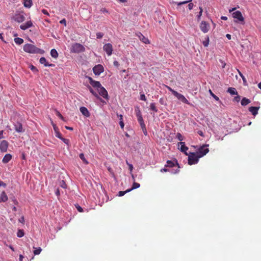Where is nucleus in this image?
<instances>
[{
    "label": "nucleus",
    "mask_w": 261,
    "mask_h": 261,
    "mask_svg": "<svg viewBox=\"0 0 261 261\" xmlns=\"http://www.w3.org/2000/svg\"><path fill=\"white\" fill-rule=\"evenodd\" d=\"M23 50L30 54H43L44 51L43 50L39 48L32 44L27 43L23 46Z\"/></svg>",
    "instance_id": "1"
},
{
    "label": "nucleus",
    "mask_w": 261,
    "mask_h": 261,
    "mask_svg": "<svg viewBox=\"0 0 261 261\" xmlns=\"http://www.w3.org/2000/svg\"><path fill=\"white\" fill-rule=\"evenodd\" d=\"M199 158L196 153L191 152L188 154V164L190 165L195 164L198 163Z\"/></svg>",
    "instance_id": "2"
},
{
    "label": "nucleus",
    "mask_w": 261,
    "mask_h": 261,
    "mask_svg": "<svg viewBox=\"0 0 261 261\" xmlns=\"http://www.w3.org/2000/svg\"><path fill=\"white\" fill-rule=\"evenodd\" d=\"M85 51L84 46L80 43H75L72 45L71 51L74 53H80Z\"/></svg>",
    "instance_id": "3"
},
{
    "label": "nucleus",
    "mask_w": 261,
    "mask_h": 261,
    "mask_svg": "<svg viewBox=\"0 0 261 261\" xmlns=\"http://www.w3.org/2000/svg\"><path fill=\"white\" fill-rule=\"evenodd\" d=\"M208 145H204L201 146L197 151L196 153L200 158L204 155H205L206 153H207L209 151L208 148H207Z\"/></svg>",
    "instance_id": "4"
},
{
    "label": "nucleus",
    "mask_w": 261,
    "mask_h": 261,
    "mask_svg": "<svg viewBox=\"0 0 261 261\" xmlns=\"http://www.w3.org/2000/svg\"><path fill=\"white\" fill-rule=\"evenodd\" d=\"M199 27L203 33H206L210 30V25L208 22L205 21H202L200 24Z\"/></svg>",
    "instance_id": "5"
},
{
    "label": "nucleus",
    "mask_w": 261,
    "mask_h": 261,
    "mask_svg": "<svg viewBox=\"0 0 261 261\" xmlns=\"http://www.w3.org/2000/svg\"><path fill=\"white\" fill-rule=\"evenodd\" d=\"M93 71L96 75H99L104 71V68L102 65L98 64L93 68Z\"/></svg>",
    "instance_id": "6"
},
{
    "label": "nucleus",
    "mask_w": 261,
    "mask_h": 261,
    "mask_svg": "<svg viewBox=\"0 0 261 261\" xmlns=\"http://www.w3.org/2000/svg\"><path fill=\"white\" fill-rule=\"evenodd\" d=\"M97 92H98L99 94L102 96L103 98L108 99H109V96L108 94L107 91L106 90V89L103 87L102 86L98 88L97 90Z\"/></svg>",
    "instance_id": "7"
},
{
    "label": "nucleus",
    "mask_w": 261,
    "mask_h": 261,
    "mask_svg": "<svg viewBox=\"0 0 261 261\" xmlns=\"http://www.w3.org/2000/svg\"><path fill=\"white\" fill-rule=\"evenodd\" d=\"M88 80H89V83L90 84V85L93 87L96 88V90H97L98 88H99L101 86V85L99 82L94 81L91 77H88Z\"/></svg>",
    "instance_id": "8"
},
{
    "label": "nucleus",
    "mask_w": 261,
    "mask_h": 261,
    "mask_svg": "<svg viewBox=\"0 0 261 261\" xmlns=\"http://www.w3.org/2000/svg\"><path fill=\"white\" fill-rule=\"evenodd\" d=\"M103 50L106 52L107 54L109 56H111L113 51V46L110 43H107L103 46Z\"/></svg>",
    "instance_id": "9"
},
{
    "label": "nucleus",
    "mask_w": 261,
    "mask_h": 261,
    "mask_svg": "<svg viewBox=\"0 0 261 261\" xmlns=\"http://www.w3.org/2000/svg\"><path fill=\"white\" fill-rule=\"evenodd\" d=\"M178 100L182 101L183 103L190 105V103L189 102V101L187 99V98L181 94H180L178 93L177 92L176 93H175L174 95Z\"/></svg>",
    "instance_id": "10"
},
{
    "label": "nucleus",
    "mask_w": 261,
    "mask_h": 261,
    "mask_svg": "<svg viewBox=\"0 0 261 261\" xmlns=\"http://www.w3.org/2000/svg\"><path fill=\"white\" fill-rule=\"evenodd\" d=\"M137 119H138V121L139 123H140V126H141V128L142 129V130H143V132H144V134L145 135H146L147 131H146V129L145 124V123L144 122V120H143L142 116H139V117H137Z\"/></svg>",
    "instance_id": "11"
},
{
    "label": "nucleus",
    "mask_w": 261,
    "mask_h": 261,
    "mask_svg": "<svg viewBox=\"0 0 261 261\" xmlns=\"http://www.w3.org/2000/svg\"><path fill=\"white\" fill-rule=\"evenodd\" d=\"M8 142L6 140H3L0 143V150L3 152H5L7 151L8 147Z\"/></svg>",
    "instance_id": "12"
},
{
    "label": "nucleus",
    "mask_w": 261,
    "mask_h": 261,
    "mask_svg": "<svg viewBox=\"0 0 261 261\" xmlns=\"http://www.w3.org/2000/svg\"><path fill=\"white\" fill-rule=\"evenodd\" d=\"M233 17L234 18L237 19L240 21H244V17L242 16L241 12L239 11L234 12L232 14Z\"/></svg>",
    "instance_id": "13"
},
{
    "label": "nucleus",
    "mask_w": 261,
    "mask_h": 261,
    "mask_svg": "<svg viewBox=\"0 0 261 261\" xmlns=\"http://www.w3.org/2000/svg\"><path fill=\"white\" fill-rule=\"evenodd\" d=\"M14 129L18 133H22L24 132L22 125L21 123L17 122L14 124Z\"/></svg>",
    "instance_id": "14"
},
{
    "label": "nucleus",
    "mask_w": 261,
    "mask_h": 261,
    "mask_svg": "<svg viewBox=\"0 0 261 261\" xmlns=\"http://www.w3.org/2000/svg\"><path fill=\"white\" fill-rule=\"evenodd\" d=\"M14 19L15 21L19 23H20L23 22L25 20V17L22 14H17L14 16Z\"/></svg>",
    "instance_id": "15"
},
{
    "label": "nucleus",
    "mask_w": 261,
    "mask_h": 261,
    "mask_svg": "<svg viewBox=\"0 0 261 261\" xmlns=\"http://www.w3.org/2000/svg\"><path fill=\"white\" fill-rule=\"evenodd\" d=\"M175 165H177L178 166L177 169H179V166L177 163V160H175L174 161L168 160L167 162V164L165 165V167H173L175 166Z\"/></svg>",
    "instance_id": "16"
},
{
    "label": "nucleus",
    "mask_w": 261,
    "mask_h": 261,
    "mask_svg": "<svg viewBox=\"0 0 261 261\" xmlns=\"http://www.w3.org/2000/svg\"><path fill=\"white\" fill-rule=\"evenodd\" d=\"M33 23L31 21H28L27 22L20 25V28L22 30H25L28 28L31 27Z\"/></svg>",
    "instance_id": "17"
},
{
    "label": "nucleus",
    "mask_w": 261,
    "mask_h": 261,
    "mask_svg": "<svg viewBox=\"0 0 261 261\" xmlns=\"http://www.w3.org/2000/svg\"><path fill=\"white\" fill-rule=\"evenodd\" d=\"M39 62L41 64H43L45 67H54L55 66L54 64H49L47 62L46 59L44 57H41L39 60Z\"/></svg>",
    "instance_id": "18"
},
{
    "label": "nucleus",
    "mask_w": 261,
    "mask_h": 261,
    "mask_svg": "<svg viewBox=\"0 0 261 261\" xmlns=\"http://www.w3.org/2000/svg\"><path fill=\"white\" fill-rule=\"evenodd\" d=\"M259 107H250L249 108L248 110L253 116H255L258 114V111Z\"/></svg>",
    "instance_id": "19"
},
{
    "label": "nucleus",
    "mask_w": 261,
    "mask_h": 261,
    "mask_svg": "<svg viewBox=\"0 0 261 261\" xmlns=\"http://www.w3.org/2000/svg\"><path fill=\"white\" fill-rule=\"evenodd\" d=\"M180 145V151L182 152H184L186 155H188V153L187 152V151L188 150V147L185 146V142H180L178 143V145Z\"/></svg>",
    "instance_id": "20"
},
{
    "label": "nucleus",
    "mask_w": 261,
    "mask_h": 261,
    "mask_svg": "<svg viewBox=\"0 0 261 261\" xmlns=\"http://www.w3.org/2000/svg\"><path fill=\"white\" fill-rule=\"evenodd\" d=\"M137 36L141 41H142L143 43L145 44L149 43V40L144 36L141 33H138L137 34Z\"/></svg>",
    "instance_id": "21"
},
{
    "label": "nucleus",
    "mask_w": 261,
    "mask_h": 261,
    "mask_svg": "<svg viewBox=\"0 0 261 261\" xmlns=\"http://www.w3.org/2000/svg\"><path fill=\"white\" fill-rule=\"evenodd\" d=\"M80 112L82 113V114L87 117H88L90 116V113L88 110V109L85 107H82L80 109Z\"/></svg>",
    "instance_id": "22"
},
{
    "label": "nucleus",
    "mask_w": 261,
    "mask_h": 261,
    "mask_svg": "<svg viewBox=\"0 0 261 261\" xmlns=\"http://www.w3.org/2000/svg\"><path fill=\"white\" fill-rule=\"evenodd\" d=\"M12 156L11 154L9 153L6 154L3 158L2 162L4 164L8 163L12 159Z\"/></svg>",
    "instance_id": "23"
},
{
    "label": "nucleus",
    "mask_w": 261,
    "mask_h": 261,
    "mask_svg": "<svg viewBox=\"0 0 261 261\" xmlns=\"http://www.w3.org/2000/svg\"><path fill=\"white\" fill-rule=\"evenodd\" d=\"M8 200V197L6 195V193L3 191L1 193L0 195V202H5Z\"/></svg>",
    "instance_id": "24"
},
{
    "label": "nucleus",
    "mask_w": 261,
    "mask_h": 261,
    "mask_svg": "<svg viewBox=\"0 0 261 261\" xmlns=\"http://www.w3.org/2000/svg\"><path fill=\"white\" fill-rule=\"evenodd\" d=\"M227 92L231 95H238V92L236 89L233 87H229L227 89Z\"/></svg>",
    "instance_id": "25"
},
{
    "label": "nucleus",
    "mask_w": 261,
    "mask_h": 261,
    "mask_svg": "<svg viewBox=\"0 0 261 261\" xmlns=\"http://www.w3.org/2000/svg\"><path fill=\"white\" fill-rule=\"evenodd\" d=\"M23 5L26 8H30L32 5V0H23Z\"/></svg>",
    "instance_id": "26"
},
{
    "label": "nucleus",
    "mask_w": 261,
    "mask_h": 261,
    "mask_svg": "<svg viewBox=\"0 0 261 261\" xmlns=\"http://www.w3.org/2000/svg\"><path fill=\"white\" fill-rule=\"evenodd\" d=\"M250 102L251 101L249 99H248L246 97H244L242 98L241 103L242 106H245L247 105L248 104L250 103Z\"/></svg>",
    "instance_id": "27"
},
{
    "label": "nucleus",
    "mask_w": 261,
    "mask_h": 261,
    "mask_svg": "<svg viewBox=\"0 0 261 261\" xmlns=\"http://www.w3.org/2000/svg\"><path fill=\"white\" fill-rule=\"evenodd\" d=\"M50 55L54 58H57L58 57V53L55 49H52L50 51Z\"/></svg>",
    "instance_id": "28"
},
{
    "label": "nucleus",
    "mask_w": 261,
    "mask_h": 261,
    "mask_svg": "<svg viewBox=\"0 0 261 261\" xmlns=\"http://www.w3.org/2000/svg\"><path fill=\"white\" fill-rule=\"evenodd\" d=\"M33 248L34 249L33 253L35 255H39L42 251V249L40 247L35 248V247H33Z\"/></svg>",
    "instance_id": "29"
},
{
    "label": "nucleus",
    "mask_w": 261,
    "mask_h": 261,
    "mask_svg": "<svg viewBox=\"0 0 261 261\" xmlns=\"http://www.w3.org/2000/svg\"><path fill=\"white\" fill-rule=\"evenodd\" d=\"M14 42L16 43V44L20 45L23 42V40L19 37L15 38H14Z\"/></svg>",
    "instance_id": "30"
},
{
    "label": "nucleus",
    "mask_w": 261,
    "mask_h": 261,
    "mask_svg": "<svg viewBox=\"0 0 261 261\" xmlns=\"http://www.w3.org/2000/svg\"><path fill=\"white\" fill-rule=\"evenodd\" d=\"M79 156H80V159L82 160V161L84 162V164H85L86 165L88 164L89 163H88V161L85 158V155H84V153H80L79 155Z\"/></svg>",
    "instance_id": "31"
},
{
    "label": "nucleus",
    "mask_w": 261,
    "mask_h": 261,
    "mask_svg": "<svg viewBox=\"0 0 261 261\" xmlns=\"http://www.w3.org/2000/svg\"><path fill=\"white\" fill-rule=\"evenodd\" d=\"M179 169H176L175 171H170L169 169L165 168H163V169H162L161 170V172H171L173 173H177L179 172Z\"/></svg>",
    "instance_id": "32"
},
{
    "label": "nucleus",
    "mask_w": 261,
    "mask_h": 261,
    "mask_svg": "<svg viewBox=\"0 0 261 261\" xmlns=\"http://www.w3.org/2000/svg\"><path fill=\"white\" fill-rule=\"evenodd\" d=\"M136 115L137 117H139L142 116L141 112L140 110V109L138 107H136L135 109Z\"/></svg>",
    "instance_id": "33"
},
{
    "label": "nucleus",
    "mask_w": 261,
    "mask_h": 261,
    "mask_svg": "<svg viewBox=\"0 0 261 261\" xmlns=\"http://www.w3.org/2000/svg\"><path fill=\"white\" fill-rule=\"evenodd\" d=\"M202 12H203L202 8L201 7H199V12L198 14L197 15V18L198 21H199L200 20L201 16L202 14Z\"/></svg>",
    "instance_id": "34"
},
{
    "label": "nucleus",
    "mask_w": 261,
    "mask_h": 261,
    "mask_svg": "<svg viewBox=\"0 0 261 261\" xmlns=\"http://www.w3.org/2000/svg\"><path fill=\"white\" fill-rule=\"evenodd\" d=\"M150 110H151L152 111H154L155 112H158V109L156 108V106H155V105L154 103H150Z\"/></svg>",
    "instance_id": "35"
},
{
    "label": "nucleus",
    "mask_w": 261,
    "mask_h": 261,
    "mask_svg": "<svg viewBox=\"0 0 261 261\" xmlns=\"http://www.w3.org/2000/svg\"><path fill=\"white\" fill-rule=\"evenodd\" d=\"M24 234V231L22 229H19L17 233V236L19 238L22 237Z\"/></svg>",
    "instance_id": "36"
},
{
    "label": "nucleus",
    "mask_w": 261,
    "mask_h": 261,
    "mask_svg": "<svg viewBox=\"0 0 261 261\" xmlns=\"http://www.w3.org/2000/svg\"><path fill=\"white\" fill-rule=\"evenodd\" d=\"M238 71L239 72V75H240V76L242 77V79L243 80L244 85H247V81H246L245 77H244V76L243 75V74L239 70H238Z\"/></svg>",
    "instance_id": "37"
},
{
    "label": "nucleus",
    "mask_w": 261,
    "mask_h": 261,
    "mask_svg": "<svg viewBox=\"0 0 261 261\" xmlns=\"http://www.w3.org/2000/svg\"><path fill=\"white\" fill-rule=\"evenodd\" d=\"M209 92L211 94V95L217 101H219L220 100V99L219 98L216 96L215 94H214L213 92L211 90H209Z\"/></svg>",
    "instance_id": "38"
},
{
    "label": "nucleus",
    "mask_w": 261,
    "mask_h": 261,
    "mask_svg": "<svg viewBox=\"0 0 261 261\" xmlns=\"http://www.w3.org/2000/svg\"><path fill=\"white\" fill-rule=\"evenodd\" d=\"M132 190V189H128L125 191H119L118 193V196H122L126 193L130 192Z\"/></svg>",
    "instance_id": "39"
},
{
    "label": "nucleus",
    "mask_w": 261,
    "mask_h": 261,
    "mask_svg": "<svg viewBox=\"0 0 261 261\" xmlns=\"http://www.w3.org/2000/svg\"><path fill=\"white\" fill-rule=\"evenodd\" d=\"M140 186V185L139 183L134 182L133 183L132 187V188L130 189H132V190H133V189H136L137 188H139Z\"/></svg>",
    "instance_id": "40"
},
{
    "label": "nucleus",
    "mask_w": 261,
    "mask_h": 261,
    "mask_svg": "<svg viewBox=\"0 0 261 261\" xmlns=\"http://www.w3.org/2000/svg\"><path fill=\"white\" fill-rule=\"evenodd\" d=\"M202 43H203V45L205 47H207L208 45V44H209V37H207L205 38V40L203 41Z\"/></svg>",
    "instance_id": "41"
},
{
    "label": "nucleus",
    "mask_w": 261,
    "mask_h": 261,
    "mask_svg": "<svg viewBox=\"0 0 261 261\" xmlns=\"http://www.w3.org/2000/svg\"><path fill=\"white\" fill-rule=\"evenodd\" d=\"M176 138L180 142H181V141L183 140V139H184L182 135L180 133H177V134H176Z\"/></svg>",
    "instance_id": "42"
},
{
    "label": "nucleus",
    "mask_w": 261,
    "mask_h": 261,
    "mask_svg": "<svg viewBox=\"0 0 261 261\" xmlns=\"http://www.w3.org/2000/svg\"><path fill=\"white\" fill-rule=\"evenodd\" d=\"M191 1H192V0H189V1H184V2H179V3L176 2L175 4H177V6H180L181 5L186 4H187L188 3H190Z\"/></svg>",
    "instance_id": "43"
},
{
    "label": "nucleus",
    "mask_w": 261,
    "mask_h": 261,
    "mask_svg": "<svg viewBox=\"0 0 261 261\" xmlns=\"http://www.w3.org/2000/svg\"><path fill=\"white\" fill-rule=\"evenodd\" d=\"M89 89L90 92L93 95H94L96 97H98V96L97 94L94 91V90L92 89V88L90 86L89 87Z\"/></svg>",
    "instance_id": "44"
},
{
    "label": "nucleus",
    "mask_w": 261,
    "mask_h": 261,
    "mask_svg": "<svg viewBox=\"0 0 261 261\" xmlns=\"http://www.w3.org/2000/svg\"><path fill=\"white\" fill-rule=\"evenodd\" d=\"M61 140H62L63 141V142L64 143H65L66 144H67L68 146H69L70 145V141H69V140H68L67 139L64 138H62L61 139Z\"/></svg>",
    "instance_id": "45"
},
{
    "label": "nucleus",
    "mask_w": 261,
    "mask_h": 261,
    "mask_svg": "<svg viewBox=\"0 0 261 261\" xmlns=\"http://www.w3.org/2000/svg\"><path fill=\"white\" fill-rule=\"evenodd\" d=\"M56 114L57 116H58L62 120H64V117L62 115V114L57 110L56 111Z\"/></svg>",
    "instance_id": "46"
},
{
    "label": "nucleus",
    "mask_w": 261,
    "mask_h": 261,
    "mask_svg": "<svg viewBox=\"0 0 261 261\" xmlns=\"http://www.w3.org/2000/svg\"><path fill=\"white\" fill-rule=\"evenodd\" d=\"M60 186L64 189H66L67 187L66 184L64 180L60 181Z\"/></svg>",
    "instance_id": "47"
},
{
    "label": "nucleus",
    "mask_w": 261,
    "mask_h": 261,
    "mask_svg": "<svg viewBox=\"0 0 261 261\" xmlns=\"http://www.w3.org/2000/svg\"><path fill=\"white\" fill-rule=\"evenodd\" d=\"M166 88L170 91H171L172 94L175 95V93H176L177 91L174 90L173 89H172L171 87L168 86H166Z\"/></svg>",
    "instance_id": "48"
},
{
    "label": "nucleus",
    "mask_w": 261,
    "mask_h": 261,
    "mask_svg": "<svg viewBox=\"0 0 261 261\" xmlns=\"http://www.w3.org/2000/svg\"><path fill=\"white\" fill-rule=\"evenodd\" d=\"M103 36V34L101 32H98L96 33L97 38L100 39Z\"/></svg>",
    "instance_id": "49"
},
{
    "label": "nucleus",
    "mask_w": 261,
    "mask_h": 261,
    "mask_svg": "<svg viewBox=\"0 0 261 261\" xmlns=\"http://www.w3.org/2000/svg\"><path fill=\"white\" fill-rule=\"evenodd\" d=\"M241 99V97L238 94L237 95L233 98V101L236 102H239Z\"/></svg>",
    "instance_id": "50"
},
{
    "label": "nucleus",
    "mask_w": 261,
    "mask_h": 261,
    "mask_svg": "<svg viewBox=\"0 0 261 261\" xmlns=\"http://www.w3.org/2000/svg\"><path fill=\"white\" fill-rule=\"evenodd\" d=\"M55 136L56 137L60 139L61 140L63 138L62 136V134H61V133L59 131L58 132H56V133L55 134Z\"/></svg>",
    "instance_id": "51"
},
{
    "label": "nucleus",
    "mask_w": 261,
    "mask_h": 261,
    "mask_svg": "<svg viewBox=\"0 0 261 261\" xmlns=\"http://www.w3.org/2000/svg\"><path fill=\"white\" fill-rule=\"evenodd\" d=\"M140 100H143L145 101L146 100V97L144 94H142L140 95Z\"/></svg>",
    "instance_id": "52"
},
{
    "label": "nucleus",
    "mask_w": 261,
    "mask_h": 261,
    "mask_svg": "<svg viewBox=\"0 0 261 261\" xmlns=\"http://www.w3.org/2000/svg\"><path fill=\"white\" fill-rule=\"evenodd\" d=\"M76 208L79 212H83V208L79 205H76Z\"/></svg>",
    "instance_id": "53"
},
{
    "label": "nucleus",
    "mask_w": 261,
    "mask_h": 261,
    "mask_svg": "<svg viewBox=\"0 0 261 261\" xmlns=\"http://www.w3.org/2000/svg\"><path fill=\"white\" fill-rule=\"evenodd\" d=\"M193 6H194V5L193 3H190L188 5V8L190 10H191L193 8Z\"/></svg>",
    "instance_id": "54"
},
{
    "label": "nucleus",
    "mask_w": 261,
    "mask_h": 261,
    "mask_svg": "<svg viewBox=\"0 0 261 261\" xmlns=\"http://www.w3.org/2000/svg\"><path fill=\"white\" fill-rule=\"evenodd\" d=\"M31 69L34 72L38 71L37 69L33 65L31 66Z\"/></svg>",
    "instance_id": "55"
},
{
    "label": "nucleus",
    "mask_w": 261,
    "mask_h": 261,
    "mask_svg": "<svg viewBox=\"0 0 261 261\" xmlns=\"http://www.w3.org/2000/svg\"><path fill=\"white\" fill-rule=\"evenodd\" d=\"M60 23L61 24H64L65 26L66 25V20L65 18L62 19L60 21Z\"/></svg>",
    "instance_id": "56"
},
{
    "label": "nucleus",
    "mask_w": 261,
    "mask_h": 261,
    "mask_svg": "<svg viewBox=\"0 0 261 261\" xmlns=\"http://www.w3.org/2000/svg\"><path fill=\"white\" fill-rule=\"evenodd\" d=\"M119 124H120V126L121 128L122 129H123L124 128V123L123 122V120L120 121Z\"/></svg>",
    "instance_id": "57"
},
{
    "label": "nucleus",
    "mask_w": 261,
    "mask_h": 261,
    "mask_svg": "<svg viewBox=\"0 0 261 261\" xmlns=\"http://www.w3.org/2000/svg\"><path fill=\"white\" fill-rule=\"evenodd\" d=\"M53 127H54V129L55 132V134L56 133V132H58L59 131L58 127L56 125L53 124Z\"/></svg>",
    "instance_id": "58"
},
{
    "label": "nucleus",
    "mask_w": 261,
    "mask_h": 261,
    "mask_svg": "<svg viewBox=\"0 0 261 261\" xmlns=\"http://www.w3.org/2000/svg\"><path fill=\"white\" fill-rule=\"evenodd\" d=\"M100 11L102 12V13H108V11L107 10L106 8H102L100 9Z\"/></svg>",
    "instance_id": "59"
},
{
    "label": "nucleus",
    "mask_w": 261,
    "mask_h": 261,
    "mask_svg": "<svg viewBox=\"0 0 261 261\" xmlns=\"http://www.w3.org/2000/svg\"><path fill=\"white\" fill-rule=\"evenodd\" d=\"M113 64L115 66L118 67L119 66V63L118 61H114V62H113Z\"/></svg>",
    "instance_id": "60"
},
{
    "label": "nucleus",
    "mask_w": 261,
    "mask_h": 261,
    "mask_svg": "<svg viewBox=\"0 0 261 261\" xmlns=\"http://www.w3.org/2000/svg\"><path fill=\"white\" fill-rule=\"evenodd\" d=\"M19 222L21 223H24V217H21L19 219Z\"/></svg>",
    "instance_id": "61"
},
{
    "label": "nucleus",
    "mask_w": 261,
    "mask_h": 261,
    "mask_svg": "<svg viewBox=\"0 0 261 261\" xmlns=\"http://www.w3.org/2000/svg\"><path fill=\"white\" fill-rule=\"evenodd\" d=\"M4 131L3 130H0V139H3L4 138Z\"/></svg>",
    "instance_id": "62"
},
{
    "label": "nucleus",
    "mask_w": 261,
    "mask_h": 261,
    "mask_svg": "<svg viewBox=\"0 0 261 261\" xmlns=\"http://www.w3.org/2000/svg\"><path fill=\"white\" fill-rule=\"evenodd\" d=\"M42 12L43 14H46V15H49V14H48V13L47 11L46 10H45V9H43V10H42Z\"/></svg>",
    "instance_id": "63"
},
{
    "label": "nucleus",
    "mask_w": 261,
    "mask_h": 261,
    "mask_svg": "<svg viewBox=\"0 0 261 261\" xmlns=\"http://www.w3.org/2000/svg\"><path fill=\"white\" fill-rule=\"evenodd\" d=\"M57 196H59L60 195V192L59 189H57L56 190V191L55 192Z\"/></svg>",
    "instance_id": "64"
}]
</instances>
